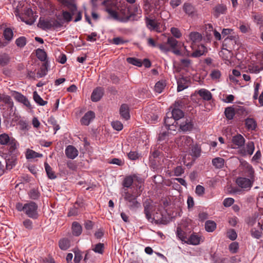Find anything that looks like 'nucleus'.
I'll return each instance as SVG.
<instances>
[{
	"label": "nucleus",
	"mask_w": 263,
	"mask_h": 263,
	"mask_svg": "<svg viewBox=\"0 0 263 263\" xmlns=\"http://www.w3.org/2000/svg\"><path fill=\"white\" fill-rule=\"evenodd\" d=\"M202 39L201 33L195 31L190 33L185 39L187 43H191L192 50H189L183 43L178 41L173 36H168L167 43L159 45V48L164 52L171 50L176 55L198 57L203 55L206 50V47L201 43Z\"/></svg>",
	"instance_id": "nucleus-1"
},
{
	"label": "nucleus",
	"mask_w": 263,
	"mask_h": 263,
	"mask_svg": "<svg viewBox=\"0 0 263 263\" xmlns=\"http://www.w3.org/2000/svg\"><path fill=\"white\" fill-rule=\"evenodd\" d=\"M33 4L26 1L20 2L14 13L25 23L32 25L36 21L37 15L32 9Z\"/></svg>",
	"instance_id": "nucleus-2"
},
{
	"label": "nucleus",
	"mask_w": 263,
	"mask_h": 263,
	"mask_svg": "<svg viewBox=\"0 0 263 263\" xmlns=\"http://www.w3.org/2000/svg\"><path fill=\"white\" fill-rule=\"evenodd\" d=\"M103 4L105 6L106 11L114 18L128 19L134 14L129 8H127L125 6H122L121 9L119 8L115 0H105Z\"/></svg>",
	"instance_id": "nucleus-3"
},
{
	"label": "nucleus",
	"mask_w": 263,
	"mask_h": 263,
	"mask_svg": "<svg viewBox=\"0 0 263 263\" xmlns=\"http://www.w3.org/2000/svg\"><path fill=\"white\" fill-rule=\"evenodd\" d=\"M15 208L18 212H23L28 217L32 219H37L39 217L38 206L33 201H28L25 204L17 202Z\"/></svg>",
	"instance_id": "nucleus-4"
},
{
	"label": "nucleus",
	"mask_w": 263,
	"mask_h": 263,
	"mask_svg": "<svg viewBox=\"0 0 263 263\" xmlns=\"http://www.w3.org/2000/svg\"><path fill=\"white\" fill-rule=\"evenodd\" d=\"M0 144L8 145V150L10 154L14 153L19 145L18 143L13 137H10L5 133L0 135Z\"/></svg>",
	"instance_id": "nucleus-5"
},
{
	"label": "nucleus",
	"mask_w": 263,
	"mask_h": 263,
	"mask_svg": "<svg viewBox=\"0 0 263 263\" xmlns=\"http://www.w3.org/2000/svg\"><path fill=\"white\" fill-rule=\"evenodd\" d=\"M252 225L253 227L251 230L252 236L256 239L260 238L262 234L261 230L263 231V215L260 216L257 222L255 221Z\"/></svg>",
	"instance_id": "nucleus-6"
},
{
	"label": "nucleus",
	"mask_w": 263,
	"mask_h": 263,
	"mask_svg": "<svg viewBox=\"0 0 263 263\" xmlns=\"http://www.w3.org/2000/svg\"><path fill=\"white\" fill-rule=\"evenodd\" d=\"M240 167L243 175L248 177V178L255 179V172L253 167L250 164L243 161L241 162Z\"/></svg>",
	"instance_id": "nucleus-7"
},
{
	"label": "nucleus",
	"mask_w": 263,
	"mask_h": 263,
	"mask_svg": "<svg viewBox=\"0 0 263 263\" xmlns=\"http://www.w3.org/2000/svg\"><path fill=\"white\" fill-rule=\"evenodd\" d=\"M61 25L56 20H44L40 19L38 26L44 30L50 29L52 28L60 27Z\"/></svg>",
	"instance_id": "nucleus-8"
},
{
	"label": "nucleus",
	"mask_w": 263,
	"mask_h": 263,
	"mask_svg": "<svg viewBox=\"0 0 263 263\" xmlns=\"http://www.w3.org/2000/svg\"><path fill=\"white\" fill-rule=\"evenodd\" d=\"M255 179L252 178H247L246 177H239L236 180L237 185L243 189H250L253 185Z\"/></svg>",
	"instance_id": "nucleus-9"
},
{
	"label": "nucleus",
	"mask_w": 263,
	"mask_h": 263,
	"mask_svg": "<svg viewBox=\"0 0 263 263\" xmlns=\"http://www.w3.org/2000/svg\"><path fill=\"white\" fill-rule=\"evenodd\" d=\"M176 142L180 147L185 149H189L193 144V140L189 136H183L178 139Z\"/></svg>",
	"instance_id": "nucleus-10"
},
{
	"label": "nucleus",
	"mask_w": 263,
	"mask_h": 263,
	"mask_svg": "<svg viewBox=\"0 0 263 263\" xmlns=\"http://www.w3.org/2000/svg\"><path fill=\"white\" fill-rule=\"evenodd\" d=\"M224 44L223 47L221 51L219 52V55L221 58L225 61V63L227 65L231 64L232 63V59L233 58V53L231 51L224 47Z\"/></svg>",
	"instance_id": "nucleus-11"
},
{
	"label": "nucleus",
	"mask_w": 263,
	"mask_h": 263,
	"mask_svg": "<svg viewBox=\"0 0 263 263\" xmlns=\"http://www.w3.org/2000/svg\"><path fill=\"white\" fill-rule=\"evenodd\" d=\"M182 241L190 245H197L201 240V237L195 233L192 234L189 238L181 236Z\"/></svg>",
	"instance_id": "nucleus-12"
},
{
	"label": "nucleus",
	"mask_w": 263,
	"mask_h": 263,
	"mask_svg": "<svg viewBox=\"0 0 263 263\" xmlns=\"http://www.w3.org/2000/svg\"><path fill=\"white\" fill-rule=\"evenodd\" d=\"M236 119L245 118L250 113L249 110L243 106L235 105Z\"/></svg>",
	"instance_id": "nucleus-13"
},
{
	"label": "nucleus",
	"mask_w": 263,
	"mask_h": 263,
	"mask_svg": "<svg viewBox=\"0 0 263 263\" xmlns=\"http://www.w3.org/2000/svg\"><path fill=\"white\" fill-rule=\"evenodd\" d=\"M173 120L171 117H167L165 119L164 123L166 128L171 134H174V132H176L177 129V124H178L175 121H173Z\"/></svg>",
	"instance_id": "nucleus-14"
},
{
	"label": "nucleus",
	"mask_w": 263,
	"mask_h": 263,
	"mask_svg": "<svg viewBox=\"0 0 263 263\" xmlns=\"http://www.w3.org/2000/svg\"><path fill=\"white\" fill-rule=\"evenodd\" d=\"M196 95H198L203 100L205 101H210L212 98V95L208 90L202 88L198 90H196L194 94L192 95L191 97H193Z\"/></svg>",
	"instance_id": "nucleus-15"
},
{
	"label": "nucleus",
	"mask_w": 263,
	"mask_h": 263,
	"mask_svg": "<svg viewBox=\"0 0 263 263\" xmlns=\"http://www.w3.org/2000/svg\"><path fill=\"white\" fill-rule=\"evenodd\" d=\"M146 25L147 27L153 30H155L157 32H161L164 29V27L161 25L160 27V24H158L155 20L151 19H147Z\"/></svg>",
	"instance_id": "nucleus-16"
},
{
	"label": "nucleus",
	"mask_w": 263,
	"mask_h": 263,
	"mask_svg": "<svg viewBox=\"0 0 263 263\" xmlns=\"http://www.w3.org/2000/svg\"><path fill=\"white\" fill-rule=\"evenodd\" d=\"M12 96L17 101L23 103L26 106H30V103L28 99L21 93L17 91H13Z\"/></svg>",
	"instance_id": "nucleus-17"
},
{
	"label": "nucleus",
	"mask_w": 263,
	"mask_h": 263,
	"mask_svg": "<svg viewBox=\"0 0 263 263\" xmlns=\"http://www.w3.org/2000/svg\"><path fill=\"white\" fill-rule=\"evenodd\" d=\"M143 205L146 217L148 220H149L152 217V212L153 210L152 201L151 199H146L144 202Z\"/></svg>",
	"instance_id": "nucleus-18"
},
{
	"label": "nucleus",
	"mask_w": 263,
	"mask_h": 263,
	"mask_svg": "<svg viewBox=\"0 0 263 263\" xmlns=\"http://www.w3.org/2000/svg\"><path fill=\"white\" fill-rule=\"evenodd\" d=\"M255 149L254 144L253 142H249L247 143L246 148H242L239 151V153L242 156L253 154Z\"/></svg>",
	"instance_id": "nucleus-19"
},
{
	"label": "nucleus",
	"mask_w": 263,
	"mask_h": 263,
	"mask_svg": "<svg viewBox=\"0 0 263 263\" xmlns=\"http://www.w3.org/2000/svg\"><path fill=\"white\" fill-rule=\"evenodd\" d=\"M95 117V113L92 111H89L81 119V123L82 125H88Z\"/></svg>",
	"instance_id": "nucleus-20"
},
{
	"label": "nucleus",
	"mask_w": 263,
	"mask_h": 263,
	"mask_svg": "<svg viewBox=\"0 0 263 263\" xmlns=\"http://www.w3.org/2000/svg\"><path fill=\"white\" fill-rule=\"evenodd\" d=\"M224 115L228 120H231L234 118H236L235 105L226 107L224 110Z\"/></svg>",
	"instance_id": "nucleus-21"
},
{
	"label": "nucleus",
	"mask_w": 263,
	"mask_h": 263,
	"mask_svg": "<svg viewBox=\"0 0 263 263\" xmlns=\"http://www.w3.org/2000/svg\"><path fill=\"white\" fill-rule=\"evenodd\" d=\"M140 185H138L137 186V188H139V190H138L137 189L135 192H133V194H130L128 192L125 193V194L124 196L125 200H126V201H127L128 202V201H132L133 199V200L136 199L138 196L140 195L141 193L142 192V191L140 190V188L141 187V182H140Z\"/></svg>",
	"instance_id": "nucleus-22"
},
{
	"label": "nucleus",
	"mask_w": 263,
	"mask_h": 263,
	"mask_svg": "<svg viewBox=\"0 0 263 263\" xmlns=\"http://www.w3.org/2000/svg\"><path fill=\"white\" fill-rule=\"evenodd\" d=\"M78 151L72 145H68L66 148L65 154L68 158L73 159L78 155Z\"/></svg>",
	"instance_id": "nucleus-23"
},
{
	"label": "nucleus",
	"mask_w": 263,
	"mask_h": 263,
	"mask_svg": "<svg viewBox=\"0 0 263 263\" xmlns=\"http://www.w3.org/2000/svg\"><path fill=\"white\" fill-rule=\"evenodd\" d=\"M103 95V89L100 88H97L95 89L91 96V100L93 102H97L100 100Z\"/></svg>",
	"instance_id": "nucleus-24"
},
{
	"label": "nucleus",
	"mask_w": 263,
	"mask_h": 263,
	"mask_svg": "<svg viewBox=\"0 0 263 263\" xmlns=\"http://www.w3.org/2000/svg\"><path fill=\"white\" fill-rule=\"evenodd\" d=\"M232 142L233 145L239 147L244 145L245 139L242 135L238 134L232 138Z\"/></svg>",
	"instance_id": "nucleus-25"
},
{
	"label": "nucleus",
	"mask_w": 263,
	"mask_h": 263,
	"mask_svg": "<svg viewBox=\"0 0 263 263\" xmlns=\"http://www.w3.org/2000/svg\"><path fill=\"white\" fill-rule=\"evenodd\" d=\"M71 230L74 236H79L82 232V227L79 222L74 221L72 223Z\"/></svg>",
	"instance_id": "nucleus-26"
},
{
	"label": "nucleus",
	"mask_w": 263,
	"mask_h": 263,
	"mask_svg": "<svg viewBox=\"0 0 263 263\" xmlns=\"http://www.w3.org/2000/svg\"><path fill=\"white\" fill-rule=\"evenodd\" d=\"M76 10V7L72 6L71 11V12H68L67 11H62V20L66 22H69L72 20V16L74 14V10Z\"/></svg>",
	"instance_id": "nucleus-27"
},
{
	"label": "nucleus",
	"mask_w": 263,
	"mask_h": 263,
	"mask_svg": "<svg viewBox=\"0 0 263 263\" xmlns=\"http://www.w3.org/2000/svg\"><path fill=\"white\" fill-rule=\"evenodd\" d=\"M25 157L27 159H33L36 158H41L43 157V155L40 153H38L32 149L29 148L27 149L25 153Z\"/></svg>",
	"instance_id": "nucleus-28"
},
{
	"label": "nucleus",
	"mask_w": 263,
	"mask_h": 263,
	"mask_svg": "<svg viewBox=\"0 0 263 263\" xmlns=\"http://www.w3.org/2000/svg\"><path fill=\"white\" fill-rule=\"evenodd\" d=\"M245 125L248 130H253L257 126V123L253 118H248L245 120Z\"/></svg>",
	"instance_id": "nucleus-29"
},
{
	"label": "nucleus",
	"mask_w": 263,
	"mask_h": 263,
	"mask_svg": "<svg viewBox=\"0 0 263 263\" xmlns=\"http://www.w3.org/2000/svg\"><path fill=\"white\" fill-rule=\"evenodd\" d=\"M121 116L125 120H128L130 118L129 107L126 104H122L120 109Z\"/></svg>",
	"instance_id": "nucleus-30"
},
{
	"label": "nucleus",
	"mask_w": 263,
	"mask_h": 263,
	"mask_svg": "<svg viewBox=\"0 0 263 263\" xmlns=\"http://www.w3.org/2000/svg\"><path fill=\"white\" fill-rule=\"evenodd\" d=\"M172 116L173 117L172 118L173 120V121H175L176 122V121L179 120L183 117L184 114L181 109L174 108L172 110Z\"/></svg>",
	"instance_id": "nucleus-31"
},
{
	"label": "nucleus",
	"mask_w": 263,
	"mask_h": 263,
	"mask_svg": "<svg viewBox=\"0 0 263 263\" xmlns=\"http://www.w3.org/2000/svg\"><path fill=\"white\" fill-rule=\"evenodd\" d=\"M44 166L48 177L50 179H55L57 176L51 166L47 162H45Z\"/></svg>",
	"instance_id": "nucleus-32"
},
{
	"label": "nucleus",
	"mask_w": 263,
	"mask_h": 263,
	"mask_svg": "<svg viewBox=\"0 0 263 263\" xmlns=\"http://www.w3.org/2000/svg\"><path fill=\"white\" fill-rule=\"evenodd\" d=\"M250 72L257 73L263 69V65H258V63H251L248 66Z\"/></svg>",
	"instance_id": "nucleus-33"
},
{
	"label": "nucleus",
	"mask_w": 263,
	"mask_h": 263,
	"mask_svg": "<svg viewBox=\"0 0 263 263\" xmlns=\"http://www.w3.org/2000/svg\"><path fill=\"white\" fill-rule=\"evenodd\" d=\"M177 90L180 91L186 88L189 86V83L186 80L181 78L177 81Z\"/></svg>",
	"instance_id": "nucleus-34"
},
{
	"label": "nucleus",
	"mask_w": 263,
	"mask_h": 263,
	"mask_svg": "<svg viewBox=\"0 0 263 263\" xmlns=\"http://www.w3.org/2000/svg\"><path fill=\"white\" fill-rule=\"evenodd\" d=\"M33 98L34 101L40 105L44 106L47 103V102L43 100L36 91L33 92Z\"/></svg>",
	"instance_id": "nucleus-35"
},
{
	"label": "nucleus",
	"mask_w": 263,
	"mask_h": 263,
	"mask_svg": "<svg viewBox=\"0 0 263 263\" xmlns=\"http://www.w3.org/2000/svg\"><path fill=\"white\" fill-rule=\"evenodd\" d=\"M212 163L216 168H222L224 164V160L222 158L217 157L212 160Z\"/></svg>",
	"instance_id": "nucleus-36"
},
{
	"label": "nucleus",
	"mask_w": 263,
	"mask_h": 263,
	"mask_svg": "<svg viewBox=\"0 0 263 263\" xmlns=\"http://www.w3.org/2000/svg\"><path fill=\"white\" fill-rule=\"evenodd\" d=\"M126 61L128 63L139 67L142 65L141 60L136 58H128Z\"/></svg>",
	"instance_id": "nucleus-37"
},
{
	"label": "nucleus",
	"mask_w": 263,
	"mask_h": 263,
	"mask_svg": "<svg viewBox=\"0 0 263 263\" xmlns=\"http://www.w3.org/2000/svg\"><path fill=\"white\" fill-rule=\"evenodd\" d=\"M193 125L190 121H185L180 125V129L183 132L190 131L193 128Z\"/></svg>",
	"instance_id": "nucleus-38"
},
{
	"label": "nucleus",
	"mask_w": 263,
	"mask_h": 263,
	"mask_svg": "<svg viewBox=\"0 0 263 263\" xmlns=\"http://www.w3.org/2000/svg\"><path fill=\"white\" fill-rule=\"evenodd\" d=\"M36 55L37 58L42 61H45L47 59V54L43 49H37L36 50Z\"/></svg>",
	"instance_id": "nucleus-39"
},
{
	"label": "nucleus",
	"mask_w": 263,
	"mask_h": 263,
	"mask_svg": "<svg viewBox=\"0 0 263 263\" xmlns=\"http://www.w3.org/2000/svg\"><path fill=\"white\" fill-rule=\"evenodd\" d=\"M216 224L215 222L211 220L207 221L205 223V229L208 232H213L215 230Z\"/></svg>",
	"instance_id": "nucleus-40"
},
{
	"label": "nucleus",
	"mask_w": 263,
	"mask_h": 263,
	"mask_svg": "<svg viewBox=\"0 0 263 263\" xmlns=\"http://www.w3.org/2000/svg\"><path fill=\"white\" fill-rule=\"evenodd\" d=\"M59 245L61 249L66 250L70 247V242L68 239H63L59 241Z\"/></svg>",
	"instance_id": "nucleus-41"
},
{
	"label": "nucleus",
	"mask_w": 263,
	"mask_h": 263,
	"mask_svg": "<svg viewBox=\"0 0 263 263\" xmlns=\"http://www.w3.org/2000/svg\"><path fill=\"white\" fill-rule=\"evenodd\" d=\"M170 31L173 37L176 39H180L182 35L181 30L178 28L172 27Z\"/></svg>",
	"instance_id": "nucleus-42"
},
{
	"label": "nucleus",
	"mask_w": 263,
	"mask_h": 263,
	"mask_svg": "<svg viewBox=\"0 0 263 263\" xmlns=\"http://www.w3.org/2000/svg\"><path fill=\"white\" fill-rule=\"evenodd\" d=\"M227 11L226 7L222 5H218L215 8V15L217 17L221 14L226 13Z\"/></svg>",
	"instance_id": "nucleus-43"
},
{
	"label": "nucleus",
	"mask_w": 263,
	"mask_h": 263,
	"mask_svg": "<svg viewBox=\"0 0 263 263\" xmlns=\"http://www.w3.org/2000/svg\"><path fill=\"white\" fill-rule=\"evenodd\" d=\"M104 244L102 243H99L92 246V250L96 253L102 254L104 252Z\"/></svg>",
	"instance_id": "nucleus-44"
},
{
	"label": "nucleus",
	"mask_w": 263,
	"mask_h": 263,
	"mask_svg": "<svg viewBox=\"0 0 263 263\" xmlns=\"http://www.w3.org/2000/svg\"><path fill=\"white\" fill-rule=\"evenodd\" d=\"M47 67L45 64H43L36 73V78H40L45 76L47 73Z\"/></svg>",
	"instance_id": "nucleus-45"
},
{
	"label": "nucleus",
	"mask_w": 263,
	"mask_h": 263,
	"mask_svg": "<svg viewBox=\"0 0 263 263\" xmlns=\"http://www.w3.org/2000/svg\"><path fill=\"white\" fill-rule=\"evenodd\" d=\"M3 35L6 40L10 41L13 37V31L10 28H6L4 31Z\"/></svg>",
	"instance_id": "nucleus-46"
},
{
	"label": "nucleus",
	"mask_w": 263,
	"mask_h": 263,
	"mask_svg": "<svg viewBox=\"0 0 263 263\" xmlns=\"http://www.w3.org/2000/svg\"><path fill=\"white\" fill-rule=\"evenodd\" d=\"M165 86V83L163 81L158 82L155 86V90L158 93H161Z\"/></svg>",
	"instance_id": "nucleus-47"
},
{
	"label": "nucleus",
	"mask_w": 263,
	"mask_h": 263,
	"mask_svg": "<svg viewBox=\"0 0 263 263\" xmlns=\"http://www.w3.org/2000/svg\"><path fill=\"white\" fill-rule=\"evenodd\" d=\"M192 155L195 157H198L200 154V148L197 145H192L191 147Z\"/></svg>",
	"instance_id": "nucleus-48"
},
{
	"label": "nucleus",
	"mask_w": 263,
	"mask_h": 263,
	"mask_svg": "<svg viewBox=\"0 0 263 263\" xmlns=\"http://www.w3.org/2000/svg\"><path fill=\"white\" fill-rule=\"evenodd\" d=\"M214 30L213 26L211 24H208L205 25V32L208 39L211 36Z\"/></svg>",
	"instance_id": "nucleus-49"
},
{
	"label": "nucleus",
	"mask_w": 263,
	"mask_h": 263,
	"mask_svg": "<svg viewBox=\"0 0 263 263\" xmlns=\"http://www.w3.org/2000/svg\"><path fill=\"white\" fill-rule=\"evenodd\" d=\"M183 10L186 13L190 15L193 13L194 8L190 4L185 3L183 5Z\"/></svg>",
	"instance_id": "nucleus-50"
},
{
	"label": "nucleus",
	"mask_w": 263,
	"mask_h": 263,
	"mask_svg": "<svg viewBox=\"0 0 263 263\" xmlns=\"http://www.w3.org/2000/svg\"><path fill=\"white\" fill-rule=\"evenodd\" d=\"M210 76L212 80L218 81L221 77V72L218 70H214L211 72Z\"/></svg>",
	"instance_id": "nucleus-51"
},
{
	"label": "nucleus",
	"mask_w": 263,
	"mask_h": 263,
	"mask_svg": "<svg viewBox=\"0 0 263 263\" xmlns=\"http://www.w3.org/2000/svg\"><path fill=\"white\" fill-rule=\"evenodd\" d=\"M9 62V57L6 54L0 55V65L4 66Z\"/></svg>",
	"instance_id": "nucleus-52"
},
{
	"label": "nucleus",
	"mask_w": 263,
	"mask_h": 263,
	"mask_svg": "<svg viewBox=\"0 0 263 263\" xmlns=\"http://www.w3.org/2000/svg\"><path fill=\"white\" fill-rule=\"evenodd\" d=\"M134 182V179L132 176L126 177L123 181V186L126 187H129Z\"/></svg>",
	"instance_id": "nucleus-53"
},
{
	"label": "nucleus",
	"mask_w": 263,
	"mask_h": 263,
	"mask_svg": "<svg viewBox=\"0 0 263 263\" xmlns=\"http://www.w3.org/2000/svg\"><path fill=\"white\" fill-rule=\"evenodd\" d=\"M16 45L20 47H24L26 44V39L24 36H21L15 41Z\"/></svg>",
	"instance_id": "nucleus-54"
},
{
	"label": "nucleus",
	"mask_w": 263,
	"mask_h": 263,
	"mask_svg": "<svg viewBox=\"0 0 263 263\" xmlns=\"http://www.w3.org/2000/svg\"><path fill=\"white\" fill-rule=\"evenodd\" d=\"M111 125L115 129L118 131L121 130L123 127L122 123L118 121L112 122L111 123Z\"/></svg>",
	"instance_id": "nucleus-55"
},
{
	"label": "nucleus",
	"mask_w": 263,
	"mask_h": 263,
	"mask_svg": "<svg viewBox=\"0 0 263 263\" xmlns=\"http://www.w3.org/2000/svg\"><path fill=\"white\" fill-rule=\"evenodd\" d=\"M177 235L178 237L182 241V239L181 236H184L186 238H187V234L185 232H184L183 230H182L181 226H179L177 229Z\"/></svg>",
	"instance_id": "nucleus-56"
},
{
	"label": "nucleus",
	"mask_w": 263,
	"mask_h": 263,
	"mask_svg": "<svg viewBox=\"0 0 263 263\" xmlns=\"http://www.w3.org/2000/svg\"><path fill=\"white\" fill-rule=\"evenodd\" d=\"M239 29L242 33H246L248 32L250 29V26L248 24L244 23H240L239 26Z\"/></svg>",
	"instance_id": "nucleus-57"
},
{
	"label": "nucleus",
	"mask_w": 263,
	"mask_h": 263,
	"mask_svg": "<svg viewBox=\"0 0 263 263\" xmlns=\"http://www.w3.org/2000/svg\"><path fill=\"white\" fill-rule=\"evenodd\" d=\"M238 249V244L236 242L231 243L229 246V250L233 253H236Z\"/></svg>",
	"instance_id": "nucleus-58"
},
{
	"label": "nucleus",
	"mask_w": 263,
	"mask_h": 263,
	"mask_svg": "<svg viewBox=\"0 0 263 263\" xmlns=\"http://www.w3.org/2000/svg\"><path fill=\"white\" fill-rule=\"evenodd\" d=\"M204 187L200 185H198L196 187L195 192L198 196H202L204 193Z\"/></svg>",
	"instance_id": "nucleus-59"
},
{
	"label": "nucleus",
	"mask_w": 263,
	"mask_h": 263,
	"mask_svg": "<svg viewBox=\"0 0 263 263\" xmlns=\"http://www.w3.org/2000/svg\"><path fill=\"white\" fill-rule=\"evenodd\" d=\"M234 202V199L232 198H226L223 202V204L226 207L230 206L231 205L233 204Z\"/></svg>",
	"instance_id": "nucleus-60"
},
{
	"label": "nucleus",
	"mask_w": 263,
	"mask_h": 263,
	"mask_svg": "<svg viewBox=\"0 0 263 263\" xmlns=\"http://www.w3.org/2000/svg\"><path fill=\"white\" fill-rule=\"evenodd\" d=\"M128 158L132 160H135L139 158V155L137 152L131 151L127 154Z\"/></svg>",
	"instance_id": "nucleus-61"
},
{
	"label": "nucleus",
	"mask_w": 263,
	"mask_h": 263,
	"mask_svg": "<svg viewBox=\"0 0 263 263\" xmlns=\"http://www.w3.org/2000/svg\"><path fill=\"white\" fill-rule=\"evenodd\" d=\"M260 86V85L259 83H254V93L253 96V98L254 100H256L258 98V90L259 89Z\"/></svg>",
	"instance_id": "nucleus-62"
},
{
	"label": "nucleus",
	"mask_w": 263,
	"mask_h": 263,
	"mask_svg": "<svg viewBox=\"0 0 263 263\" xmlns=\"http://www.w3.org/2000/svg\"><path fill=\"white\" fill-rule=\"evenodd\" d=\"M227 236L230 239L234 240L237 237V234L233 230H230L227 232Z\"/></svg>",
	"instance_id": "nucleus-63"
},
{
	"label": "nucleus",
	"mask_w": 263,
	"mask_h": 263,
	"mask_svg": "<svg viewBox=\"0 0 263 263\" xmlns=\"http://www.w3.org/2000/svg\"><path fill=\"white\" fill-rule=\"evenodd\" d=\"M82 258V255L81 252H76L74 253V263H80Z\"/></svg>",
	"instance_id": "nucleus-64"
}]
</instances>
